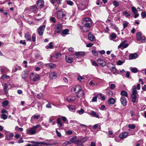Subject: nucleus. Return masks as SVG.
Instances as JSON below:
<instances>
[{
	"label": "nucleus",
	"instance_id": "1",
	"mask_svg": "<svg viewBox=\"0 0 146 146\" xmlns=\"http://www.w3.org/2000/svg\"><path fill=\"white\" fill-rule=\"evenodd\" d=\"M40 126V125L39 124L36 125L35 126H34L30 129H28L27 130V134L29 135H33L35 134L36 132V129Z\"/></svg>",
	"mask_w": 146,
	"mask_h": 146
},
{
	"label": "nucleus",
	"instance_id": "2",
	"mask_svg": "<svg viewBox=\"0 0 146 146\" xmlns=\"http://www.w3.org/2000/svg\"><path fill=\"white\" fill-rule=\"evenodd\" d=\"M31 79L33 81L36 82L40 79V77L38 75L33 72L30 76Z\"/></svg>",
	"mask_w": 146,
	"mask_h": 146
},
{
	"label": "nucleus",
	"instance_id": "3",
	"mask_svg": "<svg viewBox=\"0 0 146 146\" xmlns=\"http://www.w3.org/2000/svg\"><path fill=\"white\" fill-rule=\"evenodd\" d=\"M57 17L59 19H62L66 15V12L65 11H59L56 12Z\"/></svg>",
	"mask_w": 146,
	"mask_h": 146
},
{
	"label": "nucleus",
	"instance_id": "4",
	"mask_svg": "<svg viewBox=\"0 0 146 146\" xmlns=\"http://www.w3.org/2000/svg\"><path fill=\"white\" fill-rule=\"evenodd\" d=\"M137 40L138 41L141 40L142 42H144L145 41V38L144 36H141V33L138 32L137 33L136 36Z\"/></svg>",
	"mask_w": 146,
	"mask_h": 146
},
{
	"label": "nucleus",
	"instance_id": "5",
	"mask_svg": "<svg viewBox=\"0 0 146 146\" xmlns=\"http://www.w3.org/2000/svg\"><path fill=\"white\" fill-rule=\"evenodd\" d=\"M76 96L78 98L82 99L84 96V93L83 91L81 89L76 93Z\"/></svg>",
	"mask_w": 146,
	"mask_h": 146
},
{
	"label": "nucleus",
	"instance_id": "6",
	"mask_svg": "<svg viewBox=\"0 0 146 146\" xmlns=\"http://www.w3.org/2000/svg\"><path fill=\"white\" fill-rule=\"evenodd\" d=\"M11 86L9 83H7V84L6 83L4 84V90L6 94H7L8 93V90L9 89L11 88Z\"/></svg>",
	"mask_w": 146,
	"mask_h": 146
},
{
	"label": "nucleus",
	"instance_id": "7",
	"mask_svg": "<svg viewBox=\"0 0 146 146\" xmlns=\"http://www.w3.org/2000/svg\"><path fill=\"white\" fill-rule=\"evenodd\" d=\"M29 72V71L28 70H26L24 71L22 75V78L26 80L28 78V76Z\"/></svg>",
	"mask_w": 146,
	"mask_h": 146
},
{
	"label": "nucleus",
	"instance_id": "8",
	"mask_svg": "<svg viewBox=\"0 0 146 146\" xmlns=\"http://www.w3.org/2000/svg\"><path fill=\"white\" fill-rule=\"evenodd\" d=\"M45 28L44 25H43L39 27L38 29V32L39 35H41L43 34Z\"/></svg>",
	"mask_w": 146,
	"mask_h": 146
},
{
	"label": "nucleus",
	"instance_id": "9",
	"mask_svg": "<svg viewBox=\"0 0 146 146\" xmlns=\"http://www.w3.org/2000/svg\"><path fill=\"white\" fill-rule=\"evenodd\" d=\"M57 77V74L55 72L50 73L49 75V78L50 79H55Z\"/></svg>",
	"mask_w": 146,
	"mask_h": 146
},
{
	"label": "nucleus",
	"instance_id": "10",
	"mask_svg": "<svg viewBox=\"0 0 146 146\" xmlns=\"http://www.w3.org/2000/svg\"><path fill=\"white\" fill-rule=\"evenodd\" d=\"M62 29V27L61 24H59L57 25L56 28V31L57 33H60Z\"/></svg>",
	"mask_w": 146,
	"mask_h": 146
},
{
	"label": "nucleus",
	"instance_id": "11",
	"mask_svg": "<svg viewBox=\"0 0 146 146\" xmlns=\"http://www.w3.org/2000/svg\"><path fill=\"white\" fill-rule=\"evenodd\" d=\"M81 89V87L79 86H78L73 88L71 89V91H74L75 92V93H76Z\"/></svg>",
	"mask_w": 146,
	"mask_h": 146
},
{
	"label": "nucleus",
	"instance_id": "12",
	"mask_svg": "<svg viewBox=\"0 0 146 146\" xmlns=\"http://www.w3.org/2000/svg\"><path fill=\"white\" fill-rule=\"evenodd\" d=\"M38 9L36 6L34 5L30 7V11L34 13H36Z\"/></svg>",
	"mask_w": 146,
	"mask_h": 146
},
{
	"label": "nucleus",
	"instance_id": "13",
	"mask_svg": "<svg viewBox=\"0 0 146 146\" xmlns=\"http://www.w3.org/2000/svg\"><path fill=\"white\" fill-rule=\"evenodd\" d=\"M97 61L98 64L102 66H105L106 65V63L103 61L101 59L99 58L98 59Z\"/></svg>",
	"mask_w": 146,
	"mask_h": 146
},
{
	"label": "nucleus",
	"instance_id": "14",
	"mask_svg": "<svg viewBox=\"0 0 146 146\" xmlns=\"http://www.w3.org/2000/svg\"><path fill=\"white\" fill-rule=\"evenodd\" d=\"M120 101L122 105L123 106H125L127 104V100L126 98L123 97H121Z\"/></svg>",
	"mask_w": 146,
	"mask_h": 146
},
{
	"label": "nucleus",
	"instance_id": "15",
	"mask_svg": "<svg viewBox=\"0 0 146 146\" xmlns=\"http://www.w3.org/2000/svg\"><path fill=\"white\" fill-rule=\"evenodd\" d=\"M44 5V2L42 0H38L37 3V5L40 8H42Z\"/></svg>",
	"mask_w": 146,
	"mask_h": 146
},
{
	"label": "nucleus",
	"instance_id": "16",
	"mask_svg": "<svg viewBox=\"0 0 146 146\" xmlns=\"http://www.w3.org/2000/svg\"><path fill=\"white\" fill-rule=\"evenodd\" d=\"M128 134L127 132H125L120 134L119 135V137L121 139H123L126 138Z\"/></svg>",
	"mask_w": 146,
	"mask_h": 146
},
{
	"label": "nucleus",
	"instance_id": "17",
	"mask_svg": "<svg viewBox=\"0 0 146 146\" xmlns=\"http://www.w3.org/2000/svg\"><path fill=\"white\" fill-rule=\"evenodd\" d=\"M137 56V54L136 53L131 54L129 55V59L130 60L135 59L136 58Z\"/></svg>",
	"mask_w": 146,
	"mask_h": 146
},
{
	"label": "nucleus",
	"instance_id": "18",
	"mask_svg": "<svg viewBox=\"0 0 146 146\" xmlns=\"http://www.w3.org/2000/svg\"><path fill=\"white\" fill-rule=\"evenodd\" d=\"M82 26H81L80 27L81 31L83 32H86L90 30V29L83 25H82Z\"/></svg>",
	"mask_w": 146,
	"mask_h": 146
},
{
	"label": "nucleus",
	"instance_id": "19",
	"mask_svg": "<svg viewBox=\"0 0 146 146\" xmlns=\"http://www.w3.org/2000/svg\"><path fill=\"white\" fill-rule=\"evenodd\" d=\"M75 99V97L71 96H69L67 98V100L69 102H73Z\"/></svg>",
	"mask_w": 146,
	"mask_h": 146
},
{
	"label": "nucleus",
	"instance_id": "20",
	"mask_svg": "<svg viewBox=\"0 0 146 146\" xmlns=\"http://www.w3.org/2000/svg\"><path fill=\"white\" fill-rule=\"evenodd\" d=\"M92 23V22L91 21V19L89 18H87L84 19L82 22V23Z\"/></svg>",
	"mask_w": 146,
	"mask_h": 146
},
{
	"label": "nucleus",
	"instance_id": "21",
	"mask_svg": "<svg viewBox=\"0 0 146 146\" xmlns=\"http://www.w3.org/2000/svg\"><path fill=\"white\" fill-rule=\"evenodd\" d=\"M88 37L89 40L92 41H94L95 38V36H93L90 33L88 34Z\"/></svg>",
	"mask_w": 146,
	"mask_h": 146
},
{
	"label": "nucleus",
	"instance_id": "22",
	"mask_svg": "<svg viewBox=\"0 0 146 146\" xmlns=\"http://www.w3.org/2000/svg\"><path fill=\"white\" fill-rule=\"evenodd\" d=\"M46 66H48L50 69L54 68L56 67V65L53 63H50L46 64Z\"/></svg>",
	"mask_w": 146,
	"mask_h": 146
},
{
	"label": "nucleus",
	"instance_id": "23",
	"mask_svg": "<svg viewBox=\"0 0 146 146\" xmlns=\"http://www.w3.org/2000/svg\"><path fill=\"white\" fill-rule=\"evenodd\" d=\"M132 90V94H131L136 95L137 94V92L136 90V86H134L133 87Z\"/></svg>",
	"mask_w": 146,
	"mask_h": 146
},
{
	"label": "nucleus",
	"instance_id": "24",
	"mask_svg": "<svg viewBox=\"0 0 146 146\" xmlns=\"http://www.w3.org/2000/svg\"><path fill=\"white\" fill-rule=\"evenodd\" d=\"M131 97L132 99V101L133 102H135L136 101V99L137 98L136 95L131 94Z\"/></svg>",
	"mask_w": 146,
	"mask_h": 146
},
{
	"label": "nucleus",
	"instance_id": "25",
	"mask_svg": "<svg viewBox=\"0 0 146 146\" xmlns=\"http://www.w3.org/2000/svg\"><path fill=\"white\" fill-rule=\"evenodd\" d=\"M25 37L27 41H31V36L28 33H26L25 34Z\"/></svg>",
	"mask_w": 146,
	"mask_h": 146
},
{
	"label": "nucleus",
	"instance_id": "26",
	"mask_svg": "<svg viewBox=\"0 0 146 146\" xmlns=\"http://www.w3.org/2000/svg\"><path fill=\"white\" fill-rule=\"evenodd\" d=\"M73 58H69L67 56H66L65 59L67 62L68 63H71L73 62Z\"/></svg>",
	"mask_w": 146,
	"mask_h": 146
},
{
	"label": "nucleus",
	"instance_id": "27",
	"mask_svg": "<svg viewBox=\"0 0 146 146\" xmlns=\"http://www.w3.org/2000/svg\"><path fill=\"white\" fill-rule=\"evenodd\" d=\"M42 142H40V143H37L35 145H32L30 144H27L25 146H42L40 145V144H42Z\"/></svg>",
	"mask_w": 146,
	"mask_h": 146
},
{
	"label": "nucleus",
	"instance_id": "28",
	"mask_svg": "<svg viewBox=\"0 0 146 146\" xmlns=\"http://www.w3.org/2000/svg\"><path fill=\"white\" fill-rule=\"evenodd\" d=\"M53 48V43L50 42L46 46V49H52Z\"/></svg>",
	"mask_w": 146,
	"mask_h": 146
},
{
	"label": "nucleus",
	"instance_id": "29",
	"mask_svg": "<svg viewBox=\"0 0 146 146\" xmlns=\"http://www.w3.org/2000/svg\"><path fill=\"white\" fill-rule=\"evenodd\" d=\"M92 23H82L83 25L86 27L88 28L89 29H90L91 26V25Z\"/></svg>",
	"mask_w": 146,
	"mask_h": 146
},
{
	"label": "nucleus",
	"instance_id": "30",
	"mask_svg": "<svg viewBox=\"0 0 146 146\" xmlns=\"http://www.w3.org/2000/svg\"><path fill=\"white\" fill-rule=\"evenodd\" d=\"M62 1V0H52L51 3L54 4V3H56V2H57V3L59 5L61 3Z\"/></svg>",
	"mask_w": 146,
	"mask_h": 146
},
{
	"label": "nucleus",
	"instance_id": "31",
	"mask_svg": "<svg viewBox=\"0 0 146 146\" xmlns=\"http://www.w3.org/2000/svg\"><path fill=\"white\" fill-rule=\"evenodd\" d=\"M115 102V100L113 98H111L108 100V103L109 104H113Z\"/></svg>",
	"mask_w": 146,
	"mask_h": 146
},
{
	"label": "nucleus",
	"instance_id": "32",
	"mask_svg": "<svg viewBox=\"0 0 146 146\" xmlns=\"http://www.w3.org/2000/svg\"><path fill=\"white\" fill-rule=\"evenodd\" d=\"M90 114L94 117H95L98 118H99V115H98L95 112L93 111H91V112Z\"/></svg>",
	"mask_w": 146,
	"mask_h": 146
},
{
	"label": "nucleus",
	"instance_id": "33",
	"mask_svg": "<svg viewBox=\"0 0 146 146\" xmlns=\"http://www.w3.org/2000/svg\"><path fill=\"white\" fill-rule=\"evenodd\" d=\"M9 76H7L6 74H3L1 76V79L3 80L8 79H9Z\"/></svg>",
	"mask_w": 146,
	"mask_h": 146
},
{
	"label": "nucleus",
	"instance_id": "34",
	"mask_svg": "<svg viewBox=\"0 0 146 146\" xmlns=\"http://www.w3.org/2000/svg\"><path fill=\"white\" fill-rule=\"evenodd\" d=\"M69 31L68 29H66L63 30L62 32V36H64L63 35H66L68 34V32H69Z\"/></svg>",
	"mask_w": 146,
	"mask_h": 146
},
{
	"label": "nucleus",
	"instance_id": "35",
	"mask_svg": "<svg viewBox=\"0 0 146 146\" xmlns=\"http://www.w3.org/2000/svg\"><path fill=\"white\" fill-rule=\"evenodd\" d=\"M120 94L121 95L124 96L126 97H127L128 96L127 92L124 91H122Z\"/></svg>",
	"mask_w": 146,
	"mask_h": 146
},
{
	"label": "nucleus",
	"instance_id": "36",
	"mask_svg": "<svg viewBox=\"0 0 146 146\" xmlns=\"http://www.w3.org/2000/svg\"><path fill=\"white\" fill-rule=\"evenodd\" d=\"M71 141H66L63 144V146H66V145H70L71 144Z\"/></svg>",
	"mask_w": 146,
	"mask_h": 146
},
{
	"label": "nucleus",
	"instance_id": "37",
	"mask_svg": "<svg viewBox=\"0 0 146 146\" xmlns=\"http://www.w3.org/2000/svg\"><path fill=\"white\" fill-rule=\"evenodd\" d=\"M122 14L126 17H129L130 15V13L129 12H127L126 11L123 12Z\"/></svg>",
	"mask_w": 146,
	"mask_h": 146
},
{
	"label": "nucleus",
	"instance_id": "38",
	"mask_svg": "<svg viewBox=\"0 0 146 146\" xmlns=\"http://www.w3.org/2000/svg\"><path fill=\"white\" fill-rule=\"evenodd\" d=\"M131 70L133 73L137 72L138 71V69L135 68H130Z\"/></svg>",
	"mask_w": 146,
	"mask_h": 146
},
{
	"label": "nucleus",
	"instance_id": "39",
	"mask_svg": "<svg viewBox=\"0 0 146 146\" xmlns=\"http://www.w3.org/2000/svg\"><path fill=\"white\" fill-rule=\"evenodd\" d=\"M77 79L80 82L84 81V78L81 76H78L77 77Z\"/></svg>",
	"mask_w": 146,
	"mask_h": 146
},
{
	"label": "nucleus",
	"instance_id": "40",
	"mask_svg": "<svg viewBox=\"0 0 146 146\" xmlns=\"http://www.w3.org/2000/svg\"><path fill=\"white\" fill-rule=\"evenodd\" d=\"M116 35L115 33H111L110 35V37L111 39H115L116 38Z\"/></svg>",
	"mask_w": 146,
	"mask_h": 146
},
{
	"label": "nucleus",
	"instance_id": "41",
	"mask_svg": "<svg viewBox=\"0 0 146 146\" xmlns=\"http://www.w3.org/2000/svg\"><path fill=\"white\" fill-rule=\"evenodd\" d=\"M57 123L59 125L60 127H62V124L61 122L60 119L59 118H58L57 119Z\"/></svg>",
	"mask_w": 146,
	"mask_h": 146
},
{
	"label": "nucleus",
	"instance_id": "42",
	"mask_svg": "<svg viewBox=\"0 0 146 146\" xmlns=\"http://www.w3.org/2000/svg\"><path fill=\"white\" fill-rule=\"evenodd\" d=\"M9 104V102L8 100H6L4 101L2 103L3 106L5 107L7 106Z\"/></svg>",
	"mask_w": 146,
	"mask_h": 146
},
{
	"label": "nucleus",
	"instance_id": "43",
	"mask_svg": "<svg viewBox=\"0 0 146 146\" xmlns=\"http://www.w3.org/2000/svg\"><path fill=\"white\" fill-rule=\"evenodd\" d=\"M40 115H34L32 117V119H37L40 117Z\"/></svg>",
	"mask_w": 146,
	"mask_h": 146
},
{
	"label": "nucleus",
	"instance_id": "44",
	"mask_svg": "<svg viewBox=\"0 0 146 146\" xmlns=\"http://www.w3.org/2000/svg\"><path fill=\"white\" fill-rule=\"evenodd\" d=\"M131 10L133 12L134 14H135L137 13V11L136 9L134 7H131Z\"/></svg>",
	"mask_w": 146,
	"mask_h": 146
},
{
	"label": "nucleus",
	"instance_id": "45",
	"mask_svg": "<svg viewBox=\"0 0 146 146\" xmlns=\"http://www.w3.org/2000/svg\"><path fill=\"white\" fill-rule=\"evenodd\" d=\"M111 70L113 74H115L116 73L117 70L115 67L114 66L112 67L111 68Z\"/></svg>",
	"mask_w": 146,
	"mask_h": 146
},
{
	"label": "nucleus",
	"instance_id": "46",
	"mask_svg": "<svg viewBox=\"0 0 146 146\" xmlns=\"http://www.w3.org/2000/svg\"><path fill=\"white\" fill-rule=\"evenodd\" d=\"M113 5L115 7H117L119 5V3L116 1H113Z\"/></svg>",
	"mask_w": 146,
	"mask_h": 146
},
{
	"label": "nucleus",
	"instance_id": "47",
	"mask_svg": "<svg viewBox=\"0 0 146 146\" xmlns=\"http://www.w3.org/2000/svg\"><path fill=\"white\" fill-rule=\"evenodd\" d=\"M66 2L67 3L70 5L71 6L73 4V3L69 0L66 1Z\"/></svg>",
	"mask_w": 146,
	"mask_h": 146
},
{
	"label": "nucleus",
	"instance_id": "48",
	"mask_svg": "<svg viewBox=\"0 0 146 146\" xmlns=\"http://www.w3.org/2000/svg\"><path fill=\"white\" fill-rule=\"evenodd\" d=\"M128 127H129L131 129H134L135 128V126L134 124L129 125Z\"/></svg>",
	"mask_w": 146,
	"mask_h": 146
},
{
	"label": "nucleus",
	"instance_id": "49",
	"mask_svg": "<svg viewBox=\"0 0 146 146\" xmlns=\"http://www.w3.org/2000/svg\"><path fill=\"white\" fill-rule=\"evenodd\" d=\"M73 57V58H76L78 57L79 55L77 52H76L75 54H74L72 56Z\"/></svg>",
	"mask_w": 146,
	"mask_h": 146
},
{
	"label": "nucleus",
	"instance_id": "50",
	"mask_svg": "<svg viewBox=\"0 0 146 146\" xmlns=\"http://www.w3.org/2000/svg\"><path fill=\"white\" fill-rule=\"evenodd\" d=\"M2 118L4 119H6L7 118V115L6 114H3L1 115Z\"/></svg>",
	"mask_w": 146,
	"mask_h": 146
},
{
	"label": "nucleus",
	"instance_id": "51",
	"mask_svg": "<svg viewBox=\"0 0 146 146\" xmlns=\"http://www.w3.org/2000/svg\"><path fill=\"white\" fill-rule=\"evenodd\" d=\"M78 113L80 114H83L84 112V110L82 109H81L80 110H78L77 111Z\"/></svg>",
	"mask_w": 146,
	"mask_h": 146
},
{
	"label": "nucleus",
	"instance_id": "52",
	"mask_svg": "<svg viewBox=\"0 0 146 146\" xmlns=\"http://www.w3.org/2000/svg\"><path fill=\"white\" fill-rule=\"evenodd\" d=\"M92 52L93 54L95 56H97L98 55V52L95 50H92Z\"/></svg>",
	"mask_w": 146,
	"mask_h": 146
},
{
	"label": "nucleus",
	"instance_id": "53",
	"mask_svg": "<svg viewBox=\"0 0 146 146\" xmlns=\"http://www.w3.org/2000/svg\"><path fill=\"white\" fill-rule=\"evenodd\" d=\"M61 53H57L55 55V58L57 59L61 56Z\"/></svg>",
	"mask_w": 146,
	"mask_h": 146
},
{
	"label": "nucleus",
	"instance_id": "54",
	"mask_svg": "<svg viewBox=\"0 0 146 146\" xmlns=\"http://www.w3.org/2000/svg\"><path fill=\"white\" fill-rule=\"evenodd\" d=\"M50 20L51 21L53 22L54 23L55 22V19L54 17H50Z\"/></svg>",
	"mask_w": 146,
	"mask_h": 146
},
{
	"label": "nucleus",
	"instance_id": "55",
	"mask_svg": "<svg viewBox=\"0 0 146 146\" xmlns=\"http://www.w3.org/2000/svg\"><path fill=\"white\" fill-rule=\"evenodd\" d=\"M141 15L143 18H145L146 17V13L144 12H142L141 13Z\"/></svg>",
	"mask_w": 146,
	"mask_h": 146
},
{
	"label": "nucleus",
	"instance_id": "56",
	"mask_svg": "<svg viewBox=\"0 0 146 146\" xmlns=\"http://www.w3.org/2000/svg\"><path fill=\"white\" fill-rule=\"evenodd\" d=\"M128 23L127 22H125L123 24V28H125L127 27L128 25Z\"/></svg>",
	"mask_w": 146,
	"mask_h": 146
},
{
	"label": "nucleus",
	"instance_id": "57",
	"mask_svg": "<svg viewBox=\"0 0 146 146\" xmlns=\"http://www.w3.org/2000/svg\"><path fill=\"white\" fill-rule=\"evenodd\" d=\"M78 54L79 55H83L85 54V53L84 52H77Z\"/></svg>",
	"mask_w": 146,
	"mask_h": 146
},
{
	"label": "nucleus",
	"instance_id": "58",
	"mask_svg": "<svg viewBox=\"0 0 146 146\" xmlns=\"http://www.w3.org/2000/svg\"><path fill=\"white\" fill-rule=\"evenodd\" d=\"M124 43H123V42H122L118 46V48H121V47L123 46H124Z\"/></svg>",
	"mask_w": 146,
	"mask_h": 146
},
{
	"label": "nucleus",
	"instance_id": "59",
	"mask_svg": "<svg viewBox=\"0 0 146 146\" xmlns=\"http://www.w3.org/2000/svg\"><path fill=\"white\" fill-rule=\"evenodd\" d=\"M5 139L7 140H11L12 139L10 138L8 135H6L5 136Z\"/></svg>",
	"mask_w": 146,
	"mask_h": 146
},
{
	"label": "nucleus",
	"instance_id": "60",
	"mask_svg": "<svg viewBox=\"0 0 146 146\" xmlns=\"http://www.w3.org/2000/svg\"><path fill=\"white\" fill-rule=\"evenodd\" d=\"M123 63V62L121 60H119L117 62V64L118 65H122Z\"/></svg>",
	"mask_w": 146,
	"mask_h": 146
},
{
	"label": "nucleus",
	"instance_id": "61",
	"mask_svg": "<svg viewBox=\"0 0 146 146\" xmlns=\"http://www.w3.org/2000/svg\"><path fill=\"white\" fill-rule=\"evenodd\" d=\"M56 133L57 134V136L59 137H61V134L58 132L57 129L56 130Z\"/></svg>",
	"mask_w": 146,
	"mask_h": 146
},
{
	"label": "nucleus",
	"instance_id": "62",
	"mask_svg": "<svg viewBox=\"0 0 146 146\" xmlns=\"http://www.w3.org/2000/svg\"><path fill=\"white\" fill-rule=\"evenodd\" d=\"M36 36L35 35H33L32 36V40L33 41L35 42V41Z\"/></svg>",
	"mask_w": 146,
	"mask_h": 146
},
{
	"label": "nucleus",
	"instance_id": "63",
	"mask_svg": "<svg viewBox=\"0 0 146 146\" xmlns=\"http://www.w3.org/2000/svg\"><path fill=\"white\" fill-rule=\"evenodd\" d=\"M1 72V74H3L4 73H5V69L3 68H1L0 70Z\"/></svg>",
	"mask_w": 146,
	"mask_h": 146
},
{
	"label": "nucleus",
	"instance_id": "64",
	"mask_svg": "<svg viewBox=\"0 0 146 146\" xmlns=\"http://www.w3.org/2000/svg\"><path fill=\"white\" fill-rule=\"evenodd\" d=\"M96 96L97 97V98H98V99L101 100V98L102 97V94H98Z\"/></svg>",
	"mask_w": 146,
	"mask_h": 146
}]
</instances>
